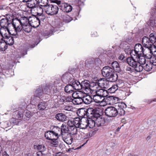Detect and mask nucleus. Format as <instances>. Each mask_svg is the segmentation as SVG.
Here are the masks:
<instances>
[{
	"instance_id": "nucleus-14",
	"label": "nucleus",
	"mask_w": 156,
	"mask_h": 156,
	"mask_svg": "<svg viewBox=\"0 0 156 156\" xmlns=\"http://www.w3.org/2000/svg\"><path fill=\"white\" fill-rule=\"evenodd\" d=\"M23 2H26L27 7L29 8L32 9H35L37 6L38 2L36 0H23Z\"/></svg>"
},
{
	"instance_id": "nucleus-18",
	"label": "nucleus",
	"mask_w": 156,
	"mask_h": 156,
	"mask_svg": "<svg viewBox=\"0 0 156 156\" xmlns=\"http://www.w3.org/2000/svg\"><path fill=\"white\" fill-rule=\"evenodd\" d=\"M62 137L63 140L67 144H71L72 143L73 137L69 134L65 133L64 134Z\"/></svg>"
},
{
	"instance_id": "nucleus-53",
	"label": "nucleus",
	"mask_w": 156,
	"mask_h": 156,
	"mask_svg": "<svg viewBox=\"0 0 156 156\" xmlns=\"http://www.w3.org/2000/svg\"><path fill=\"white\" fill-rule=\"evenodd\" d=\"M35 10H37L39 12H41V13H40L39 12H37V14L40 15L39 17H40L41 14H42V13L43 12V10L42 8L40 6H39L38 5L35 8Z\"/></svg>"
},
{
	"instance_id": "nucleus-44",
	"label": "nucleus",
	"mask_w": 156,
	"mask_h": 156,
	"mask_svg": "<svg viewBox=\"0 0 156 156\" xmlns=\"http://www.w3.org/2000/svg\"><path fill=\"white\" fill-rule=\"evenodd\" d=\"M60 129L62 134L68 133V128L66 125L62 124L61 126Z\"/></svg>"
},
{
	"instance_id": "nucleus-15",
	"label": "nucleus",
	"mask_w": 156,
	"mask_h": 156,
	"mask_svg": "<svg viewBox=\"0 0 156 156\" xmlns=\"http://www.w3.org/2000/svg\"><path fill=\"white\" fill-rule=\"evenodd\" d=\"M118 108H117L118 115L120 116L123 115L125 114V111L124 108L126 107V104L124 103H118Z\"/></svg>"
},
{
	"instance_id": "nucleus-31",
	"label": "nucleus",
	"mask_w": 156,
	"mask_h": 156,
	"mask_svg": "<svg viewBox=\"0 0 156 156\" xmlns=\"http://www.w3.org/2000/svg\"><path fill=\"white\" fill-rule=\"evenodd\" d=\"M52 131L54 133H55V137H58L59 136H62H62L63 134H62V133L60 128L57 126H54L53 128V130Z\"/></svg>"
},
{
	"instance_id": "nucleus-20",
	"label": "nucleus",
	"mask_w": 156,
	"mask_h": 156,
	"mask_svg": "<svg viewBox=\"0 0 156 156\" xmlns=\"http://www.w3.org/2000/svg\"><path fill=\"white\" fill-rule=\"evenodd\" d=\"M32 27L30 23L25 26L23 25V26H20L18 28V32L19 33L23 29L25 32L29 33L31 30Z\"/></svg>"
},
{
	"instance_id": "nucleus-54",
	"label": "nucleus",
	"mask_w": 156,
	"mask_h": 156,
	"mask_svg": "<svg viewBox=\"0 0 156 156\" xmlns=\"http://www.w3.org/2000/svg\"><path fill=\"white\" fill-rule=\"evenodd\" d=\"M73 138L75 140H80L82 138V135L79 132L74 136Z\"/></svg>"
},
{
	"instance_id": "nucleus-10",
	"label": "nucleus",
	"mask_w": 156,
	"mask_h": 156,
	"mask_svg": "<svg viewBox=\"0 0 156 156\" xmlns=\"http://www.w3.org/2000/svg\"><path fill=\"white\" fill-rule=\"evenodd\" d=\"M40 17H37L33 16L30 17V23L32 27L36 28L38 27L40 24Z\"/></svg>"
},
{
	"instance_id": "nucleus-24",
	"label": "nucleus",
	"mask_w": 156,
	"mask_h": 156,
	"mask_svg": "<svg viewBox=\"0 0 156 156\" xmlns=\"http://www.w3.org/2000/svg\"><path fill=\"white\" fill-rule=\"evenodd\" d=\"M64 90L65 92L68 94H72V95L73 97L76 93H74V90L71 83L66 86L65 87Z\"/></svg>"
},
{
	"instance_id": "nucleus-61",
	"label": "nucleus",
	"mask_w": 156,
	"mask_h": 156,
	"mask_svg": "<svg viewBox=\"0 0 156 156\" xmlns=\"http://www.w3.org/2000/svg\"><path fill=\"white\" fill-rule=\"evenodd\" d=\"M66 96H61L60 98L59 101L62 103L66 102Z\"/></svg>"
},
{
	"instance_id": "nucleus-42",
	"label": "nucleus",
	"mask_w": 156,
	"mask_h": 156,
	"mask_svg": "<svg viewBox=\"0 0 156 156\" xmlns=\"http://www.w3.org/2000/svg\"><path fill=\"white\" fill-rule=\"evenodd\" d=\"M9 20L7 18H3L1 19L0 21V25L1 27H6L7 23H9Z\"/></svg>"
},
{
	"instance_id": "nucleus-17",
	"label": "nucleus",
	"mask_w": 156,
	"mask_h": 156,
	"mask_svg": "<svg viewBox=\"0 0 156 156\" xmlns=\"http://www.w3.org/2000/svg\"><path fill=\"white\" fill-rule=\"evenodd\" d=\"M99 87L104 88H107L109 86V81L105 78H100L98 80Z\"/></svg>"
},
{
	"instance_id": "nucleus-30",
	"label": "nucleus",
	"mask_w": 156,
	"mask_h": 156,
	"mask_svg": "<svg viewBox=\"0 0 156 156\" xmlns=\"http://www.w3.org/2000/svg\"><path fill=\"white\" fill-rule=\"evenodd\" d=\"M0 33L4 37V38H7L10 34L6 27H1L0 29Z\"/></svg>"
},
{
	"instance_id": "nucleus-64",
	"label": "nucleus",
	"mask_w": 156,
	"mask_h": 156,
	"mask_svg": "<svg viewBox=\"0 0 156 156\" xmlns=\"http://www.w3.org/2000/svg\"><path fill=\"white\" fill-rule=\"evenodd\" d=\"M93 132L90 131L87 134L86 138H90L93 135Z\"/></svg>"
},
{
	"instance_id": "nucleus-52",
	"label": "nucleus",
	"mask_w": 156,
	"mask_h": 156,
	"mask_svg": "<svg viewBox=\"0 0 156 156\" xmlns=\"http://www.w3.org/2000/svg\"><path fill=\"white\" fill-rule=\"evenodd\" d=\"M14 115H16L17 118H21L23 116V112L16 111L14 113Z\"/></svg>"
},
{
	"instance_id": "nucleus-59",
	"label": "nucleus",
	"mask_w": 156,
	"mask_h": 156,
	"mask_svg": "<svg viewBox=\"0 0 156 156\" xmlns=\"http://www.w3.org/2000/svg\"><path fill=\"white\" fill-rule=\"evenodd\" d=\"M73 98L71 96H67L66 97V102H73Z\"/></svg>"
},
{
	"instance_id": "nucleus-50",
	"label": "nucleus",
	"mask_w": 156,
	"mask_h": 156,
	"mask_svg": "<svg viewBox=\"0 0 156 156\" xmlns=\"http://www.w3.org/2000/svg\"><path fill=\"white\" fill-rule=\"evenodd\" d=\"M117 87L116 85L113 86L112 87L109 88L107 90L108 94L109 93H113L116 91L117 89Z\"/></svg>"
},
{
	"instance_id": "nucleus-37",
	"label": "nucleus",
	"mask_w": 156,
	"mask_h": 156,
	"mask_svg": "<svg viewBox=\"0 0 156 156\" xmlns=\"http://www.w3.org/2000/svg\"><path fill=\"white\" fill-rule=\"evenodd\" d=\"M137 62L138 63L144 65L146 63V57L144 56H141V55H138L137 56Z\"/></svg>"
},
{
	"instance_id": "nucleus-11",
	"label": "nucleus",
	"mask_w": 156,
	"mask_h": 156,
	"mask_svg": "<svg viewBox=\"0 0 156 156\" xmlns=\"http://www.w3.org/2000/svg\"><path fill=\"white\" fill-rule=\"evenodd\" d=\"M130 54L131 57H129L127 58V62L130 66L133 67H136L138 62L137 61V56L134 55H132L130 52Z\"/></svg>"
},
{
	"instance_id": "nucleus-60",
	"label": "nucleus",
	"mask_w": 156,
	"mask_h": 156,
	"mask_svg": "<svg viewBox=\"0 0 156 156\" xmlns=\"http://www.w3.org/2000/svg\"><path fill=\"white\" fill-rule=\"evenodd\" d=\"M150 25L152 27L156 26V23L155 21L153 20H149Z\"/></svg>"
},
{
	"instance_id": "nucleus-47",
	"label": "nucleus",
	"mask_w": 156,
	"mask_h": 156,
	"mask_svg": "<svg viewBox=\"0 0 156 156\" xmlns=\"http://www.w3.org/2000/svg\"><path fill=\"white\" fill-rule=\"evenodd\" d=\"M40 3V5L42 6L45 7V9H46V6H47L48 3V0H39Z\"/></svg>"
},
{
	"instance_id": "nucleus-32",
	"label": "nucleus",
	"mask_w": 156,
	"mask_h": 156,
	"mask_svg": "<svg viewBox=\"0 0 156 156\" xmlns=\"http://www.w3.org/2000/svg\"><path fill=\"white\" fill-rule=\"evenodd\" d=\"M95 121L96 125L98 127L103 126L105 122L104 119L101 117L96 118Z\"/></svg>"
},
{
	"instance_id": "nucleus-1",
	"label": "nucleus",
	"mask_w": 156,
	"mask_h": 156,
	"mask_svg": "<svg viewBox=\"0 0 156 156\" xmlns=\"http://www.w3.org/2000/svg\"><path fill=\"white\" fill-rule=\"evenodd\" d=\"M103 76L109 82H113L117 80L118 76L117 73H115L112 69L109 66H105L101 70Z\"/></svg>"
},
{
	"instance_id": "nucleus-25",
	"label": "nucleus",
	"mask_w": 156,
	"mask_h": 156,
	"mask_svg": "<svg viewBox=\"0 0 156 156\" xmlns=\"http://www.w3.org/2000/svg\"><path fill=\"white\" fill-rule=\"evenodd\" d=\"M56 119L60 122H64L67 120V117L66 115L63 113H58L55 115Z\"/></svg>"
},
{
	"instance_id": "nucleus-22",
	"label": "nucleus",
	"mask_w": 156,
	"mask_h": 156,
	"mask_svg": "<svg viewBox=\"0 0 156 156\" xmlns=\"http://www.w3.org/2000/svg\"><path fill=\"white\" fill-rule=\"evenodd\" d=\"M81 89L87 91V90H89L90 89L91 85L88 80H86L82 81L81 82Z\"/></svg>"
},
{
	"instance_id": "nucleus-57",
	"label": "nucleus",
	"mask_w": 156,
	"mask_h": 156,
	"mask_svg": "<svg viewBox=\"0 0 156 156\" xmlns=\"http://www.w3.org/2000/svg\"><path fill=\"white\" fill-rule=\"evenodd\" d=\"M37 148L38 150H41V152L42 151L45 150V146L43 145H39L37 146Z\"/></svg>"
},
{
	"instance_id": "nucleus-3",
	"label": "nucleus",
	"mask_w": 156,
	"mask_h": 156,
	"mask_svg": "<svg viewBox=\"0 0 156 156\" xmlns=\"http://www.w3.org/2000/svg\"><path fill=\"white\" fill-rule=\"evenodd\" d=\"M60 81V80L58 79L56 80L53 82L49 83L51 95H56L59 92L61 88Z\"/></svg>"
},
{
	"instance_id": "nucleus-2",
	"label": "nucleus",
	"mask_w": 156,
	"mask_h": 156,
	"mask_svg": "<svg viewBox=\"0 0 156 156\" xmlns=\"http://www.w3.org/2000/svg\"><path fill=\"white\" fill-rule=\"evenodd\" d=\"M18 23V22L15 19H13L11 23H8L6 27L10 34L15 36L16 37H19L18 30L19 27L17 24Z\"/></svg>"
},
{
	"instance_id": "nucleus-41",
	"label": "nucleus",
	"mask_w": 156,
	"mask_h": 156,
	"mask_svg": "<svg viewBox=\"0 0 156 156\" xmlns=\"http://www.w3.org/2000/svg\"><path fill=\"white\" fill-rule=\"evenodd\" d=\"M149 39H150L152 44H156V36L154 33H152L150 34Z\"/></svg>"
},
{
	"instance_id": "nucleus-35",
	"label": "nucleus",
	"mask_w": 156,
	"mask_h": 156,
	"mask_svg": "<svg viewBox=\"0 0 156 156\" xmlns=\"http://www.w3.org/2000/svg\"><path fill=\"white\" fill-rule=\"evenodd\" d=\"M44 136L46 139L48 140L52 139L54 137H55V133L53 131H48L45 132Z\"/></svg>"
},
{
	"instance_id": "nucleus-12",
	"label": "nucleus",
	"mask_w": 156,
	"mask_h": 156,
	"mask_svg": "<svg viewBox=\"0 0 156 156\" xmlns=\"http://www.w3.org/2000/svg\"><path fill=\"white\" fill-rule=\"evenodd\" d=\"M74 80L73 75L69 73H66L64 74L62 77V81L64 83H71Z\"/></svg>"
},
{
	"instance_id": "nucleus-6",
	"label": "nucleus",
	"mask_w": 156,
	"mask_h": 156,
	"mask_svg": "<svg viewBox=\"0 0 156 156\" xmlns=\"http://www.w3.org/2000/svg\"><path fill=\"white\" fill-rule=\"evenodd\" d=\"M117 108L113 106H109L105 111L106 115L109 117H116L118 115Z\"/></svg>"
},
{
	"instance_id": "nucleus-28",
	"label": "nucleus",
	"mask_w": 156,
	"mask_h": 156,
	"mask_svg": "<svg viewBox=\"0 0 156 156\" xmlns=\"http://www.w3.org/2000/svg\"><path fill=\"white\" fill-rule=\"evenodd\" d=\"M104 99V98L98 95L96 93L95 95L93 96L94 101L97 103H98V105H101L100 104L103 101Z\"/></svg>"
},
{
	"instance_id": "nucleus-39",
	"label": "nucleus",
	"mask_w": 156,
	"mask_h": 156,
	"mask_svg": "<svg viewBox=\"0 0 156 156\" xmlns=\"http://www.w3.org/2000/svg\"><path fill=\"white\" fill-rule=\"evenodd\" d=\"M47 106V104L45 102H42L39 103L37 107L39 110H43L45 109Z\"/></svg>"
},
{
	"instance_id": "nucleus-23",
	"label": "nucleus",
	"mask_w": 156,
	"mask_h": 156,
	"mask_svg": "<svg viewBox=\"0 0 156 156\" xmlns=\"http://www.w3.org/2000/svg\"><path fill=\"white\" fill-rule=\"evenodd\" d=\"M87 109L85 108H82L79 109L77 112L78 116L81 118H86Z\"/></svg>"
},
{
	"instance_id": "nucleus-56",
	"label": "nucleus",
	"mask_w": 156,
	"mask_h": 156,
	"mask_svg": "<svg viewBox=\"0 0 156 156\" xmlns=\"http://www.w3.org/2000/svg\"><path fill=\"white\" fill-rule=\"evenodd\" d=\"M76 11L75 12H74V14L75 16H78L80 11V7L78 5H77L76 6Z\"/></svg>"
},
{
	"instance_id": "nucleus-33",
	"label": "nucleus",
	"mask_w": 156,
	"mask_h": 156,
	"mask_svg": "<svg viewBox=\"0 0 156 156\" xmlns=\"http://www.w3.org/2000/svg\"><path fill=\"white\" fill-rule=\"evenodd\" d=\"M112 66L113 70L116 72L119 73L121 71V68L119 64L117 61H114L112 63Z\"/></svg>"
},
{
	"instance_id": "nucleus-29",
	"label": "nucleus",
	"mask_w": 156,
	"mask_h": 156,
	"mask_svg": "<svg viewBox=\"0 0 156 156\" xmlns=\"http://www.w3.org/2000/svg\"><path fill=\"white\" fill-rule=\"evenodd\" d=\"M71 83L74 90H80L81 89V83H80L78 81L74 79Z\"/></svg>"
},
{
	"instance_id": "nucleus-5",
	"label": "nucleus",
	"mask_w": 156,
	"mask_h": 156,
	"mask_svg": "<svg viewBox=\"0 0 156 156\" xmlns=\"http://www.w3.org/2000/svg\"><path fill=\"white\" fill-rule=\"evenodd\" d=\"M58 6L55 5H49L46 7L45 10L46 13L49 15H53L57 14L58 11Z\"/></svg>"
},
{
	"instance_id": "nucleus-55",
	"label": "nucleus",
	"mask_w": 156,
	"mask_h": 156,
	"mask_svg": "<svg viewBox=\"0 0 156 156\" xmlns=\"http://www.w3.org/2000/svg\"><path fill=\"white\" fill-rule=\"evenodd\" d=\"M78 133L77 129L76 128H73V129H72V130L69 134L72 136H74Z\"/></svg>"
},
{
	"instance_id": "nucleus-51",
	"label": "nucleus",
	"mask_w": 156,
	"mask_h": 156,
	"mask_svg": "<svg viewBox=\"0 0 156 156\" xmlns=\"http://www.w3.org/2000/svg\"><path fill=\"white\" fill-rule=\"evenodd\" d=\"M7 45L6 43H2L0 44V51H5L7 48Z\"/></svg>"
},
{
	"instance_id": "nucleus-13",
	"label": "nucleus",
	"mask_w": 156,
	"mask_h": 156,
	"mask_svg": "<svg viewBox=\"0 0 156 156\" xmlns=\"http://www.w3.org/2000/svg\"><path fill=\"white\" fill-rule=\"evenodd\" d=\"M76 97H73V103L76 105H80L83 103V98L82 95V93L81 92H79L78 93H76Z\"/></svg>"
},
{
	"instance_id": "nucleus-40",
	"label": "nucleus",
	"mask_w": 156,
	"mask_h": 156,
	"mask_svg": "<svg viewBox=\"0 0 156 156\" xmlns=\"http://www.w3.org/2000/svg\"><path fill=\"white\" fill-rule=\"evenodd\" d=\"M94 118H96L99 117H101L102 115V111L99 109H94Z\"/></svg>"
},
{
	"instance_id": "nucleus-62",
	"label": "nucleus",
	"mask_w": 156,
	"mask_h": 156,
	"mask_svg": "<svg viewBox=\"0 0 156 156\" xmlns=\"http://www.w3.org/2000/svg\"><path fill=\"white\" fill-rule=\"evenodd\" d=\"M98 83V81H96L95 82H93L91 83V85L93 87H96V88H97L98 87H99Z\"/></svg>"
},
{
	"instance_id": "nucleus-58",
	"label": "nucleus",
	"mask_w": 156,
	"mask_h": 156,
	"mask_svg": "<svg viewBox=\"0 0 156 156\" xmlns=\"http://www.w3.org/2000/svg\"><path fill=\"white\" fill-rule=\"evenodd\" d=\"M151 53H154L156 51V47L155 44H152L150 47Z\"/></svg>"
},
{
	"instance_id": "nucleus-43",
	"label": "nucleus",
	"mask_w": 156,
	"mask_h": 156,
	"mask_svg": "<svg viewBox=\"0 0 156 156\" xmlns=\"http://www.w3.org/2000/svg\"><path fill=\"white\" fill-rule=\"evenodd\" d=\"M9 36L6 39H8L6 41V44L9 45H13L14 43V38H16L15 36Z\"/></svg>"
},
{
	"instance_id": "nucleus-38",
	"label": "nucleus",
	"mask_w": 156,
	"mask_h": 156,
	"mask_svg": "<svg viewBox=\"0 0 156 156\" xmlns=\"http://www.w3.org/2000/svg\"><path fill=\"white\" fill-rule=\"evenodd\" d=\"M83 103L86 104L88 105L90 104L92 101V98L90 96H87L85 97L82 96Z\"/></svg>"
},
{
	"instance_id": "nucleus-4",
	"label": "nucleus",
	"mask_w": 156,
	"mask_h": 156,
	"mask_svg": "<svg viewBox=\"0 0 156 156\" xmlns=\"http://www.w3.org/2000/svg\"><path fill=\"white\" fill-rule=\"evenodd\" d=\"M56 3L60 7L61 10L66 13H69L72 11L73 8L72 6L69 4L62 2L60 1H56Z\"/></svg>"
},
{
	"instance_id": "nucleus-49",
	"label": "nucleus",
	"mask_w": 156,
	"mask_h": 156,
	"mask_svg": "<svg viewBox=\"0 0 156 156\" xmlns=\"http://www.w3.org/2000/svg\"><path fill=\"white\" fill-rule=\"evenodd\" d=\"M116 86L117 88L123 89L125 88L124 83L122 80H119L117 83Z\"/></svg>"
},
{
	"instance_id": "nucleus-26",
	"label": "nucleus",
	"mask_w": 156,
	"mask_h": 156,
	"mask_svg": "<svg viewBox=\"0 0 156 156\" xmlns=\"http://www.w3.org/2000/svg\"><path fill=\"white\" fill-rule=\"evenodd\" d=\"M145 48H144L142 54L147 59L151 58H152V54L150 47Z\"/></svg>"
},
{
	"instance_id": "nucleus-16",
	"label": "nucleus",
	"mask_w": 156,
	"mask_h": 156,
	"mask_svg": "<svg viewBox=\"0 0 156 156\" xmlns=\"http://www.w3.org/2000/svg\"><path fill=\"white\" fill-rule=\"evenodd\" d=\"M18 22V25L19 27L20 26H23V25L25 26L26 25H28L30 23V18L28 19L27 18L24 16L21 17L19 19H15Z\"/></svg>"
},
{
	"instance_id": "nucleus-48",
	"label": "nucleus",
	"mask_w": 156,
	"mask_h": 156,
	"mask_svg": "<svg viewBox=\"0 0 156 156\" xmlns=\"http://www.w3.org/2000/svg\"><path fill=\"white\" fill-rule=\"evenodd\" d=\"M137 64L136 65V67H134L133 68L135 69V70L138 72H141L142 71L144 68V67L141 65L142 64L138 63L137 62Z\"/></svg>"
},
{
	"instance_id": "nucleus-34",
	"label": "nucleus",
	"mask_w": 156,
	"mask_h": 156,
	"mask_svg": "<svg viewBox=\"0 0 156 156\" xmlns=\"http://www.w3.org/2000/svg\"><path fill=\"white\" fill-rule=\"evenodd\" d=\"M44 94L42 88V86H39L35 91L34 96L40 98Z\"/></svg>"
},
{
	"instance_id": "nucleus-21",
	"label": "nucleus",
	"mask_w": 156,
	"mask_h": 156,
	"mask_svg": "<svg viewBox=\"0 0 156 156\" xmlns=\"http://www.w3.org/2000/svg\"><path fill=\"white\" fill-rule=\"evenodd\" d=\"M142 42L143 46L144 47H150L152 45L150 39L146 36L143 37L142 39Z\"/></svg>"
},
{
	"instance_id": "nucleus-9",
	"label": "nucleus",
	"mask_w": 156,
	"mask_h": 156,
	"mask_svg": "<svg viewBox=\"0 0 156 156\" xmlns=\"http://www.w3.org/2000/svg\"><path fill=\"white\" fill-rule=\"evenodd\" d=\"M81 119L79 117H76L73 119V120L68 121V123L70 124L71 123V126H75L76 128H80L81 129H83L84 127L82 126Z\"/></svg>"
},
{
	"instance_id": "nucleus-46",
	"label": "nucleus",
	"mask_w": 156,
	"mask_h": 156,
	"mask_svg": "<svg viewBox=\"0 0 156 156\" xmlns=\"http://www.w3.org/2000/svg\"><path fill=\"white\" fill-rule=\"evenodd\" d=\"M22 120L20 119H17L14 118H12L10 120V122L11 123L14 125H18L19 123L21 122Z\"/></svg>"
},
{
	"instance_id": "nucleus-63",
	"label": "nucleus",
	"mask_w": 156,
	"mask_h": 156,
	"mask_svg": "<svg viewBox=\"0 0 156 156\" xmlns=\"http://www.w3.org/2000/svg\"><path fill=\"white\" fill-rule=\"evenodd\" d=\"M58 138V137H54L52 139H51L50 140H51V141L52 142V143H53L54 144H57V141L56 140Z\"/></svg>"
},
{
	"instance_id": "nucleus-36",
	"label": "nucleus",
	"mask_w": 156,
	"mask_h": 156,
	"mask_svg": "<svg viewBox=\"0 0 156 156\" xmlns=\"http://www.w3.org/2000/svg\"><path fill=\"white\" fill-rule=\"evenodd\" d=\"M42 88L44 94H51L50 87H49V83L46 84L45 86H42Z\"/></svg>"
},
{
	"instance_id": "nucleus-45",
	"label": "nucleus",
	"mask_w": 156,
	"mask_h": 156,
	"mask_svg": "<svg viewBox=\"0 0 156 156\" xmlns=\"http://www.w3.org/2000/svg\"><path fill=\"white\" fill-rule=\"evenodd\" d=\"M152 68V66L151 62H147V63L144 66V69L147 71H149L151 70Z\"/></svg>"
},
{
	"instance_id": "nucleus-7",
	"label": "nucleus",
	"mask_w": 156,
	"mask_h": 156,
	"mask_svg": "<svg viewBox=\"0 0 156 156\" xmlns=\"http://www.w3.org/2000/svg\"><path fill=\"white\" fill-rule=\"evenodd\" d=\"M95 93L98 95L103 98L107 97L108 100H111L112 102L115 100L114 97L113 96H108V93L107 90L103 89H100L95 91Z\"/></svg>"
},
{
	"instance_id": "nucleus-8",
	"label": "nucleus",
	"mask_w": 156,
	"mask_h": 156,
	"mask_svg": "<svg viewBox=\"0 0 156 156\" xmlns=\"http://www.w3.org/2000/svg\"><path fill=\"white\" fill-rule=\"evenodd\" d=\"M144 48L141 44H137L135 46L134 50H132L130 52L132 55H134L137 56L138 55H142Z\"/></svg>"
},
{
	"instance_id": "nucleus-27",
	"label": "nucleus",
	"mask_w": 156,
	"mask_h": 156,
	"mask_svg": "<svg viewBox=\"0 0 156 156\" xmlns=\"http://www.w3.org/2000/svg\"><path fill=\"white\" fill-rule=\"evenodd\" d=\"M94 109L89 108L87 109L86 118L89 119L94 118Z\"/></svg>"
},
{
	"instance_id": "nucleus-19",
	"label": "nucleus",
	"mask_w": 156,
	"mask_h": 156,
	"mask_svg": "<svg viewBox=\"0 0 156 156\" xmlns=\"http://www.w3.org/2000/svg\"><path fill=\"white\" fill-rule=\"evenodd\" d=\"M93 119H86V121L84 122L85 124V127L84 129H85L88 126L90 128H93L96 125L95 120Z\"/></svg>"
}]
</instances>
